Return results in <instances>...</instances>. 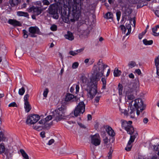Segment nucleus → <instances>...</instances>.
<instances>
[{
	"instance_id": "obj_21",
	"label": "nucleus",
	"mask_w": 159,
	"mask_h": 159,
	"mask_svg": "<svg viewBox=\"0 0 159 159\" xmlns=\"http://www.w3.org/2000/svg\"><path fill=\"white\" fill-rule=\"evenodd\" d=\"M40 125L39 123V122L37 123L35 125H33V128L34 129L37 130V131H40L41 130L43 129V126L40 125Z\"/></svg>"
},
{
	"instance_id": "obj_27",
	"label": "nucleus",
	"mask_w": 159,
	"mask_h": 159,
	"mask_svg": "<svg viewBox=\"0 0 159 159\" xmlns=\"http://www.w3.org/2000/svg\"><path fill=\"white\" fill-rule=\"evenodd\" d=\"M113 14L110 12L107 13L104 16V17L107 19H112L113 18Z\"/></svg>"
},
{
	"instance_id": "obj_30",
	"label": "nucleus",
	"mask_w": 159,
	"mask_h": 159,
	"mask_svg": "<svg viewBox=\"0 0 159 159\" xmlns=\"http://www.w3.org/2000/svg\"><path fill=\"white\" fill-rule=\"evenodd\" d=\"M71 123L73 124L75 123V122L73 121H68L65 124L66 127L68 129H71L72 127V125H70Z\"/></svg>"
},
{
	"instance_id": "obj_4",
	"label": "nucleus",
	"mask_w": 159,
	"mask_h": 159,
	"mask_svg": "<svg viewBox=\"0 0 159 159\" xmlns=\"http://www.w3.org/2000/svg\"><path fill=\"white\" fill-rule=\"evenodd\" d=\"M107 66V65L103 62L101 59H100L97 65H94L93 67V79L96 81L99 80L103 75L104 70Z\"/></svg>"
},
{
	"instance_id": "obj_37",
	"label": "nucleus",
	"mask_w": 159,
	"mask_h": 159,
	"mask_svg": "<svg viewBox=\"0 0 159 159\" xmlns=\"http://www.w3.org/2000/svg\"><path fill=\"white\" fill-rule=\"evenodd\" d=\"M80 33L84 36H87L89 34V32L88 30H81Z\"/></svg>"
},
{
	"instance_id": "obj_61",
	"label": "nucleus",
	"mask_w": 159,
	"mask_h": 159,
	"mask_svg": "<svg viewBox=\"0 0 159 159\" xmlns=\"http://www.w3.org/2000/svg\"><path fill=\"white\" fill-rule=\"evenodd\" d=\"M123 86L120 83H119L118 85V89H123Z\"/></svg>"
},
{
	"instance_id": "obj_41",
	"label": "nucleus",
	"mask_w": 159,
	"mask_h": 159,
	"mask_svg": "<svg viewBox=\"0 0 159 159\" xmlns=\"http://www.w3.org/2000/svg\"><path fill=\"white\" fill-rule=\"evenodd\" d=\"M101 80L102 82L103 86H102V88L103 89H105L106 88V80L105 78H102Z\"/></svg>"
},
{
	"instance_id": "obj_11",
	"label": "nucleus",
	"mask_w": 159,
	"mask_h": 159,
	"mask_svg": "<svg viewBox=\"0 0 159 159\" xmlns=\"http://www.w3.org/2000/svg\"><path fill=\"white\" fill-rule=\"evenodd\" d=\"M87 95L88 98L91 99H93L94 97L97 95L101 94L103 93V90H87Z\"/></svg>"
},
{
	"instance_id": "obj_31",
	"label": "nucleus",
	"mask_w": 159,
	"mask_h": 159,
	"mask_svg": "<svg viewBox=\"0 0 159 159\" xmlns=\"http://www.w3.org/2000/svg\"><path fill=\"white\" fill-rule=\"evenodd\" d=\"M139 82L138 81H136L133 83L132 89H139Z\"/></svg>"
},
{
	"instance_id": "obj_7",
	"label": "nucleus",
	"mask_w": 159,
	"mask_h": 159,
	"mask_svg": "<svg viewBox=\"0 0 159 159\" xmlns=\"http://www.w3.org/2000/svg\"><path fill=\"white\" fill-rule=\"evenodd\" d=\"M133 21V24H134V27L135 25L136 21L135 18H134L133 19L130 18V21L129 23H128L126 25L127 29L128 30L127 32L126 33V29L125 27L123 25H121L120 26L121 30L122 31V33L124 34H126V35L127 36L129 34L131 31V26L130 24L131 23V21Z\"/></svg>"
},
{
	"instance_id": "obj_24",
	"label": "nucleus",
	"mask_w": 159,
	"mask_h": 159,
	"mask_svg": "<svg viewBox=\"0 0 159 159\" xmlns=\"http://www.w3.org/2000/svg\"><path fill=\"white\" fill-rule=\"evenodd\" d=\"M130 109L131 111L130 112V114L131 117L134 118V117L135 112L136 111V109L135 108V107L134 108V107L132 106L130 107Z\"/></svg>"
},
{
	"instance_id": "obj_8",
	"label": "nucleus",
	"mask_w": 159,
	"mask_h": 159,
	"mask_svg": "<svg viewBox=\"0 0 159 159\" xmlns=\"http://www.w3.org/2000/svg\"><path fill=\"white\" fill-rule=\"evenodd\" d=\"M40 118V117L39 115H31L27 117L26 122L28 125H34L37 122Z\"/></svg>"
},
{
	"instance_id": "obj_9",
	"label": "nucleus",
	"mask_w": 159,
	"mask_h": 159,
	"mask_svg": "<svg viewBox=\"0 0 159 159\" xmlns=\"http://www.w3.org/2000/svg\"><path fill=\"white\" fill-rule=\"evenodd\" d=\"M48 12L50 14L52 15L53 17L56 19L58 18L59 16L58 10L56 7L53 4H51L48 10Z\"/></svg>"
},
{
	"instance_id": "obj_48",
	"label": "nucleus",
	"mask_w": 159,
	"mask_h": 159,
	"mask_svg": "<svg viewBox=\"0 0 159 159\" xmlns=\"http://www.w3.org/2000/svg\"><path fill=\"white\" fill-rule=\"evenodd\" d=\"M29 95L28 94L25 95L24 97V102H28V99L29 97Z\"/></svg>"
},
{
	"instance_id": "obj_46",
	"label": "nucleus",
	"mask_w": 159,
	"mask_h": 159,
	"mask_svg": "<svg viewBox=\"0 0 159 159\" xmlns=\"http://www.w3.org/2000/svg\"><path fill=\"white\" fill-rule=\"evenodd\" d=\"M50 29L52 31H56L57 30V26L56 25H53L50 27Z\"/></svg>"
},
{
	"instance_id": "obj_44",
	"label": "nucleus",
	"mask_w": 159,
	"mask_h": 159,
	"mask_svg": "<svg viewBox=\"0 0 159 159\" xmlns=\"http://www.w3.org/2000/svg\"><path fill=\"white\" fill-rule=\"evenodd\" d=\"M146 30H145L144 31L142 32L141 33L139 34V38L141 39H142L143 36L146 33Z\"/></svg>"
},
{
	"instance_id": "obj_45",
	"label": "nucleus",
	"mask_w": 159,
	"mask_h": 159,
	"mask_svg": "<svg viewBox=\"0 0 159 159\" xmlns=\"http://www.w3.org/2000/svg\"><path fill=\"white\" fill-rule=\"evenodd\" d=\"M23 34L24 38H27L28 37L27 32L25 30H23Z\"/></svg>"
},
{
	"instance_id": "obj_23",
	"label": "nucleus",
	"mask_w": 159,
	"mask_h": 159,
	"mask_svg": "<svg viewBox=\"0 0 159 159\" xmlns=\"http://www.w3.org/2000/svg\"><path fill=\"white\" fill-rule=\"evenodd\" d=\"M24 104V107L25 109V111L27 112H29L31 108V107L29 104V102H25Z\"/></svg>"
},
{
	"instance_id": "obj_22",
	"label": "nucleus",
	"mask_w": 159,
	"mask_h": 159,
	"mask_svg": "<svg viewBox=\"0 0 159 159\" xmlns=\"http://www.w3.org/2000/svg\"><path fill=\"white\" fill-rule=\"evenodd\" d=\"M108 134L110 136L113 137L115 135V133L112 128L110 127L107 128L106 130Z\"/></svg>"
},
{
	"instance_id": "obj_49",
	"label": "nucleus",
	"mask_w": 159,
	"mask_h": 159,
	"mask_svg": "<svg viewBox=\"0 0 159 159\" xmlns=\"http://www.w3.org/2000/svg\"><path fill=\"white\" fill-rule=\"evenodd\" d=\"M81 80L83 83H85L87 81V78L85 76H82Z\"/></svg>"
},
{
	"instance_id": "obj_35",
	"label": "nucleus",
	"mask_w": 159,
	"mask_h": 159,
	"mask_svg": "<svg viewBox=\"0 0 159 159\" xmlns=\"http://www.w3.org/2000/svg\"><path fill=\"white\" fill-rule=\"evenodd\" d=\"M136 65V63L134 61L129 62L128 64L129 68H131L134 67Z\"/></svg>"
},
{
	"instance_id": "obj_10",
	"label": "nucleus",
	"mask_w": 159,
	"mask_h": 159,
	"mask_svg": "<svg viewBox=\"0 0 159 159\" xmlns=\"http://www.w3.org/2000/svg\"><path fill=\"white\" fill-rule=\"evenodd\" d=\"M29 31L30 32L29 35L32 37H36V35H35V34H41L39 29L36 26L30 27L29 29Z\"/></svg>"
},
{
	"instance_id": "obj_36",
	"label": "nucleus",
	"mask_w": 159,
	"mask_h": 159,
	"mask_svg": "<svg viewBox=\"0 0 159 159\" xmlns=\"http://www.w3.org/2000/svg\"><path fill=\"white\" fill-rule=\"evenodd\" d=\"M5 149V146L4 143H2L0 144V154L3 153Z\"/></svg>"
},
{
	"instance_id": "obj_25",
	"label": "nucleus",
	"mask_w": 159,
	"mask_h": 159,
	"mask_svg": "<svg viewBox=\"0 0 159 159\" xmlns=\"http://www.w3.org/2000/svg\"><path fill=\"white\" fill-rule=\"evenodd\" d=\"M20 152L21 153L24 159H29V157L28 155L23 149H20Z\"/></svg>"
},
{
	"instance_id": "obj_43",
	"label": "nucleus",
	"mask_w": 159,
	"mask_h": 159,
	"mask_svg": "<svg viewBox=\"0 0 159 159\" xmlns=\"http://www.w3.org/2000/svg\"><path fill=\"white\" fill-rule=\"evenodd\" d=\"M42 2L43 5L48 6L50 4L48 0H43Z\"/></svg>"
},
{
	"instance_id": "obj_62",
	"label": "nucleus",
	"mask_w": 159,
	"mask_h": 159,
	"mask_svg": "<svg viewBox=\"0 0 159 159\" xmlns=\"http://www.w3.org/2000/svg\"><path fill=\"white\" fill-rule=\"evenodd\" d=\"M88 120H91L92 119V116L90 114H88L87 116Z\"/></svg>"
},
{
	"instance_id": "obj_54",
	"label": "nucleus",
	"mask_w": 159,
	"mask_h": 159,
	"mask_svg": "<svg viewBox=\"0 0 159 159\" xmlns=\"http://www.w3.org/2000/svg\"><path fill=\"white\" fill-rule=\"evenodd\" d=\"M54 142V140L53 139H52L49 140L48 143H47V144L49 145H51L52 143Z\"/></svg>"
},
{
	"instance_id": "obj_63",
	"label": "nucleus",
	"mask_w": 159,
	"mask_h": 159,
	"mask_svg": "<svg viewBox=\"0 0 159 159\" xmlns=\"http://www.w3.org/2000/svg\"><path fill=\"white\" fill-rule=\"evenodd\" d=\"M84 50V48H81L80 49L77 50L76 51V52H81L83 51Z\"/></svg>"
},
{
	"instance_id": "obj_55",
	"label": "nucleus",
	"mask_w": 159,
	"mask_h": 159,
	"mask_svg": "<svg viewBox=\"0 0 159 159\" xmlns=\"http://www.w3.org/2000/svg\"><path fill=\"white\" fill-rule=\"evenodd\" d=\"M135 72L138 75H140L141 74V72L139 69H137L135 70Z\"/></svg>"
},
{
	"instance_id": "obj_28",
	"label": "nucleus",
	"mask_w": 159,
	"mask_h": 159,
	"mask_svg": "<svg viewBox=\"0 0 159 159\" xmlns=\"http://www.w3.org/2000/svg\"><path fill=\"white\" fill-rule=\"evenodd\" d=\"M158 28L159 29V25H157L156 27L153 28L152 29V32L153 33V34L155 36H158L159 35V30L157 32H156V31H157Z\"/></svg>"
},
{
	"instance_id": "obj_12",
	"label": "nucleus",
	"mask_w": 159,
	"mask_h": 159,
	"mask_svg": "<svg viewBox=\"0 0 159 159\" xmlns=\"http://www.w3.org/2000/svg\"><path fill=\"white\" fill-rule=\"evenodd\" d=\"M91 143L95 146L99 145L100 144L101 140L98 134H96L93 135H91Z\"/></svg>"
},
{
	"instance_id": "obj_16",
	"label": "nucleus",
	"mask_w": 159,
	"mask_h": 159,
	"mask_svg": "<svg viewBox=\"0 0 159 159\" xmlns=\"http://www.w3.org/2000/svg\"><path fill=\"white\" fill-rule=\"evenodd\" d=\"M65 38L70 41L73 40L74 39V37L73 33L70 31H68L67 34L64 35Z\"/></svg>"
},
{
	"instance_id": "obj_57",
	"label": "nucleus",
	"mask_w": 159,
	"mask_h": 159,
	"mask_svg": "<svg viewBox=\"0 0 159 159\" xmlns=\"http://www.w3.org/2000/svg\"><path fill=\"white\" fill-rule=\"evenodd\" d=\"M108 139L107 137H106L103 139V142L104 143L107 144L108 143Z\"/></svg>"
},
{
	"instance_id": "obj_58",
	"label": "nucleus",
	"mask_w": 159,
	"mask_h": 159,
	"mask_svg": "<svg viewBox=\"0 0 159 159\" xmlns=\"http://www.w3.org/2000/svg\"><path fill=\"white\" fill-rule=\"evenodd\" d=\"M41 136L43 138L45 137V133L44 131H42L40 133Z\"/></svg>"
},
{
	"instance_id": "obj_33",
	"label": "nucleus",
	"mask_w": 159,
	"mask_h": 159,
	"mask_svg": "<svg viewBox=\"0 0 159 159\" xmlns=\"http://www.w3.org/2000/svg\"><path fill=\"white\" fill-rule=\"evenodd\" d=\"M121 73L120 71L118 69L116 68L114 71V75L115 77L118 76L120 75Z\"/></svg>"
},
{
	"instance_id": "obj_51",
	"label": "nucleus",
	"mask_w": 159,
	"mask_h": 159,
	"mask_svg": "<svg viewBox=\"0 0 159 159\" xmlns=\"http://www.w3.org/2000/svg\"><path fill=\"white\" fill-rule=\"evenodd\" d=\"M48 90H45L43 93V96L45 98H46L48 94Z\"/></svg>"
},
{
	"instance_id": "obj_20",
	"label": "nucleus",
	"mask_w": 159,
	"mask_h": 159,
	"mask_svg": "<svg viewBox=\"0 0 159 159\" xmlns=\"http://www.w3.org/2000/svg\"><path fill=\"white\" fill-rule=\"evenodd\" d=\"M21 0H9V3L12 7L17 5L20 2Z\"/></svg>"
},
{
	"instance_id": "obj_52",
	"label": "nucleus",
	"mask_w": 159,
	"mask_h": 159,
	"mask_svg": "<svg viewBox=\"0 0 159 159\" xmlns=\"http://www.w3.org/2000/svg\"><path fill=\"white\" fill-rule=\"evenodd\" d=\"M69 54L70 55L74 56L77 54V53L72 51H71L69 52Z\"/></svg>"
},
{
	"instance_id": "obj_1",
	"label": "nucleus",
	"mask_w": 159,
	"mask_h": 159,
	"mask_svg": "<svg viewBox=\"0 0 159 159\" xmlns=\"http://www.w3.org/2000/svg\"><path fill=\"white\" fill-rule=\"evenodd\" d=\"M77 99L76 97L73 94L69 93H67L65 98V101L66 102H73L77 101L79 102L78 104L75 107L74 110V114L75 117L80 116L81 114H83L85 111V105L84 101V99L83 97Z\"/></svg>"
},
{
	"instance_id": "obj_39",
	"label": "nucleus",
	"mask_w": 159,
	"mask_h": 159,
	"mask_svg": "<svg viewBox=\"0 0 159 159\" xmlns=\"http://www.w3.org/2000/svg\"><path fill=\"white\" fill-rule=\"evenodd\" d=\"M153 148L155 151L158 152L157 154L159 157V144L158 145L153 146Z\"/></svg>"
},
{
	"instance_id": "obj_64",
	"label": "nucleus",
	"mask_w": 159,
	"mask_h": 159,
	"mask_svg": "<svg viewBox=\"0 0 159 159\" xmlns=\"http://www.w3.org/2000/svg\"><path fill=\"white\" fill-rule=\"evenodd\" d=\"M155 15L157 16L158 17H159V10H156L155 12Z\"/></svg>"
},
{
	"instance_id": "obj_53",
	"label": "nucleus",
	"mask_w": 159,
	"mask_h": 159,
	"mask_svg": "<svg viewBox=\"0 0 159 159\" xmlns=\"http://www.w3.org/2000/svg\"><path fill=\"white\" fill-rule=\"evenodd\" d=\"M101 96L99 95L96 97L94 99L95 102H96L98 103L99 102Z\"/></svg>"
},
{
	"instance_id": "obj_18",
	"label": "nucleus",
	"mask_w": 159,
	"mask_h": 159,
	"mask_svg": "<svg viewBox=\"0 0 159 159\" xmlns=\"http://www.w3.org/2000/svg\"><path fill=\"white\" fill-rule=\"evenodd\" d=\"M96 81H97L95 80V81L94 82H91L89 83V86L90 89H97V83Z\"/></svg>"
},
{
	"instance_id": "obj_34",
	"label": "nucleus",
	"mask_w": 159,
	"mask_h": 159,
	"mask_svg": "<svg viewBox=\"0 0 159 159\" xmlns=\"http://www.w3.org/2000/svg\"><path fill=\"white\" fill-rule=\"evenodd\" d=\"M143 42L145 45H150L152 44L153 41L147 40L146 39H144L143 40Z\"/></svg>"
},
{
	"instance_id": "obj_17",
	"label": "nucleus",
	"mask_w": 159,
	"mask_h": 159,
	"mask_svg": "<svg viewBox=\"0 0 159 159\" xmlns=\"http://www.w3.org/2000/svg\"><path fill=\"white\" fill-rule=\"evenodd\" d=\"M154 62L157 69V74L159 76V55L155 58Z\"/></svg>"
},
{
	"instance_id": "obj_50",
	"label": "nucleus",
	"mask_w": 159,
	"mask_h": 159,
	"mask_svg": "<svg viewBox=\"0 0 159 159\" xmlns=\"http://www.w3.org/2000/svg\"><path fill=\"white\" fill-rule=\"evenodd\" d=\"M116 15L117 18L118 20H119L120 18V17L121 15V12L120 11H118L116 13Z\"/></svg>"
},
{
	"instance_id": "obj_6",
	"label": "nucleus",
	"mask_w": 159,
	"mask_h": 159,
	"mask_svg": "<svg viewBox=\"0 0 159 159\" xmlns=\"http://www.w3.org/2000/svg\"><path fill=\"white\" fill-rule=\"evenodd\" d=\"M133 104L134 107L136 110V113L139 116L140 112H142L145 108V106L143 104V102L141 98H137L131 101V105Z\"/></svg>"
},
{
	"instance_id": "obj_13",
	"label": "nucleus",
	"mask_w": 159,
	"mask_h": 159,
	"mask_svg": "<svg viewBox=\"0 0 159 159\" xmlns=\"http://www.w3.org/2000/svg\"><path fill=\"white\" fill-rule=\"evenodd\" d=\"M123 94L129 100H131L134 98V92L133 90H124Z\"/></svg>"
},
{
	"instance_id": "obj_15",
	"label": "nucleus",
	"mask_w": 159,
	"mask_h": 159,
	"mask_svg": "<svg viewBox=\"0 0 159 159\" xmlns=\"http://www.w3.org/2000/svg\"><path fill=\"white\" fill-rule=\"evenodd\" d=\"M31 9H33L34 15L36 16H38L40 14L42 11V10L38 7H33L31 8Z\"/></svg>"
},
{
	"instance_id": "obj_32",
	"label": "nucleus",
	"mask_w": 159,
	"mask_h": 159,
	"mask_svg": "<svg viewBox=\"0 0 159 159\" xmlns=\"http://www.w3.org/2000/svg\"><path fill=\"white\" fill-rule=\"evenodd\" d=\"M119 110L121 113V115L122 114H123L125 116H128V112L127 110L121 109L120 107H119Z\"/></svg>"
},
{
	"instance_id": "obj_3",
	"label": "nucleus",
	"mask_w": 159,
	"mask_h": 159,
	"mask_svg": "<svg viewBox=\"0 0 159 159\" xmlns=\"http://www.w3.org/2000/svg\"><path fill=\"white\" fill-rule=\"evenodd\" d=\"M132 123L131 121H129L128 122L124 121L122 122V127L124 128L128 134L131 135L133 133L134 134V135L130 136V139L128 143L127 147L125 148V150L127 151H129L130 150L132 147L131 144L134 142L135 138L138 135L137 132L136 131H134L133 127L131 125Z\"/></svg>"
},
{
	"instance_id": "obj_26",
	"label": "nucleus",
	"mask_w": 159,
	"mask_h": 159,
	"mask_svg": "<svg viewBox=\"0 0 159 159\" xmlns=\"http://www.w3.org/2000/svg\"><path fill=\"white\" fill-rule=\"evenodd\" d=\"M40 124L43 125L42 126H43V129H49L50 127V124L47 122H45L44 123Z\"/></svg>"
},
{
	"instance_id": "obj_2",
	"label": "nucleus",
	"mask_w": 159,
	"mask_h": 159,
	"mask_svg": "<svg viewBox=\"0 0 159 159\" xmlns=\"http://www.w3.org/2000/svg\"><path fill=\"white\" fill-rule=\"evenodd\" d=\"M81 2L79 3L74 2V4L72 7L70 8V10H71L72 18L69 15L64 13L62 14L61 17L65 23H69L70 20L71 22H74L77 20L80 15L81 13Z\"/></svg>"
},
{
	"instance_id": "obj_14",
	"label": "nucleus",
	"mask_w": 159,
	"mask_h": 159,
	"mask_svg": "<svg viewBox=\"0 0 159 159\" xmlns=\"http://www.w3.org/2000/svg\"><path fill=\"white\" fill-rule=\"evenodd\" d=\"M8 23L14 26H21V24L20 22L15 19H9L8 21Z\"/></svg>"
},
{
	"instance_id": "obj_38",
	"label": "nucleus",
	"mask_w": 159,
	"mask_h": 159,
	"mask_svg": "<svg viewBox=\"0 0 159 159\" xmlns=\"http://www.w3.org/2000/svg\"><path fill=\"white\" fill-rule=\"evenodd\" d=\"M125 13L127 15H129L132 12V10L129 8H127L125 11Z\"/></svg>"
},
{
	"instance_id": "obj_60",
	"label": "nucleus",
	"mask_w": 159,
	"mask_h": 159,
	"mask_svg": "<svg viewBox=\"0 0 159 159\" xmlns=\"http://www.w3.org/2000/svg\"><path fill=\"white\" fill-rule=\"evenodd\" d=\"M143 121L144 124H147L148 121V120L147 118H145L143 119Z\"/></svg>"
},
{
	"instance_id": "obj_47",
	"label": "nucleus",
	"mask_w": 159,
	"mask_h": 159,
	"mask_svg": "<svg viewBox=\"0 0 159 159\" xmlns=\"http://www.w3.org/2000/svg\"><path fill=\"white\" fill-rule=\"evenodd\" d=\"M8 107H17V105L16 103L15 102H12L11 103H10Z\"/></svg>"
},
{
	"instance_id": "obj_5",
	"label": "nucleus",
	"mask_w": 159,
	"mask_h": 159,
	"mask_svg": "<svg viewBox=\"0 0 159 159\" xmlns=\"http://www.w3.org/2000/svg\"><path fill=\"white\" fill-rule=\"evenodd\" d=\"M66 107L64 105H61L57 109L53 115L54 120L58 122L62 120L64 116V113Z\"/></svg>"
},
{
	"instance_id": "obj_29",
	"label": "nucleus",
	"mask_w": 159,
	"mask_h": 159,
	"mask_svg": "<svg viewBox=\"0 0 159 159\" xmlns=\"http://www.w3.org/2000/svg\"><path fill=\"white\" fill-rule=\"evenodd\" d=\"M17 14L19 16H24L25 17L29 16V14L28 13L23 11H18Z\"/></svg>"
},
{
	"instance_id": "obj_19",
	"label": "nucleus",
	"mask_w": 159,
	"mask_h": 159,
	"mask_svg": "<svg viewBox=\"0 0 159 159\" xmlns=\"http://www.w3.org/2000/svg\"><path fill=\"white\" fill-rule=\"evenodd\" d=\"M52 118H53V116L52 117L51 115H49L45 118L42 119L39 121V124H42L44 123L45 122H48L51 120Z\"/></svg>"
},
{
	"instance_id": "obj_40",
	"label": "nucleus",
	"mask_w": 159,
	"mask_h": 159,
	"mask_svg": "<svg viewBox=\"0 0 159 159\" xmlns=\"http://www.w3.org/2000/svg\"><path fill=\"white\" fill-rule=\"evenodd\" d=\"M113 150L112 148V147H111L110 148V151L108 153V158L109 159H111V154L113 152Z\"/></svg>"
},
{
	"instance_id": "obj_42",
	"label": "nucleus",
	"mask_w": 159,
	"mask_h": 159,
	"mask_svg": "<svg viewBox=\"0 0 159 159\" xmlns=\"http://www.w3.org/2000/svg\"><path fill=\"white\" fill-rule=\"evenodd\" d=\"M79 63L78 62H74L72 65V67L73 69L77 68L79 66Z\"/></svg>"
},
{
	"instance_id": "obj_56",
	"label": "nucleus",
	"mask_w": 159,
	"mask_h": 159,
	"mask_svg": "<svg viewBox=\"0 0 159 159\" xmlns=\"http://www.w3.org/2000/svg\"><path fill=\"white\" fill-rule=\"evenodd\" d=\"M25 90H19V93L21 95H22L24 93Z\"/></svg>"
},
{
	"instance_id": "obj_59",
	"label": "nucleus",
	"mask_w": 159,
	"mask_h": 159,
	"mask_svg": "<svg viewBox=\"0 0 159 159\" xmlns=\"http://www.w3.org/2000/svg\"><path fill=\"white\" fill-rule=\"evenodd\" d=\"M4 134L2 132H0V141L3 139Z\"/></svg>"
}]
</instances>
